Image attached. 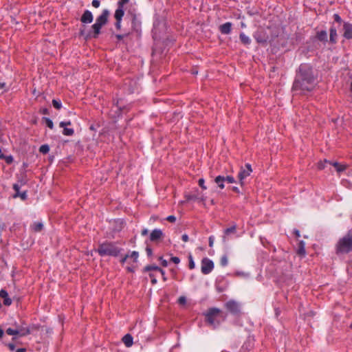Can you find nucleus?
I'll return each instance as SVG.
<instances>
[{
	"label": "nucleus",
	"instance_id": "obj_1",
	"mask_svg": "<svg viewBox=\"0 0 352 352\" xmlns=\"http://www.w3.org/2000/svg\"><path fill=\"white\" fill-rule=\"evenodd\" d=\"M317 83V75L312 67L301 64L296 73L292 90L296 94H305L314 89Z\"/></svg>",
	"mask_w": 352,
	"mask_h": 352
},
{
	"label": "nucleus",
	"instance_id": "obj_2",
	"mask_svg": "<svg viewBox=\"0 0 352 352\" xmlns=\"http://www.w3.org/2000/svg\"><path fill=\"white\" fill-rule=\"evenodd\" d=\"M206 322L214 329L226 320V315L219 308L212 307L205 314Z\"/></svg>",
	"mask_w": 352,
	"mask_h": 352
},
{
	"label": "nucleus",
	"instance_id": "obj_3",
	"mask_svg": "<svg viewBox=\"0 0 352 352\" xmlns=\"http://www.w3.org/2000/svg\"><path fill=\"white\" fill-rule=\"evenodd\" d=\"M336 254L338 256L352 252V228L337 242Z\"/></svg>",
	"mask_w": 352,
	"mask_h": 352
},
{
	"label": "nucleus",
	"instance_id": "obj_4",
	"mask_svg": "<svg viewBox=\"0 0 352 352\" xmlns=\"http://www.w3.org/2000/svg\"><path fill=\"white\" fill-rule=\"evenodd\" d=\"M121 250L122 249L117 247L114 243L106 242L99 245L97 252L101 256H117Z\"/></svg>",
	"mask_w": 352,
	"mask_h": 352
},
{
	"label": "nucleus",
	"instance_id": "obj_5",
	"mask_svg": "<svg viewBox=\"0 0 352 352\" xmlns=\"http://www.w3.org/2000/svg\"><path fill=\"white\" fill-rule=\"evenodd\" d=\"M12 326L14 327L13 328L19 332V337L26 336L31 333L24 320H19V321H15L12 324Z\"/></svg>",
	"mask_w": 352,
	"mask_h": 352
},
{
	"label": "nucleus",
	"instance_id": "obj_6",
	"mask_svg": "<svg viewBox=\"0 0 352 352\" xmlns=\"http://www.w3.org/2000/svg\"><path fill=\"white\" fill-rule=\"evenodd\" d=\"M225 307L233 315H238L241 312L240 304L234 300H228L225 304Z\"/></svg>",
	"mask_w": 352,
	"mask_h": 352
},
{
	"label": "nucleus",
	"instance_id": "obj_7",
	"mask_svg": "<svg viewBox=\"0 0 352 352\" xmlns=\"http://www.w3.org/2000/svg\"><path fill=\"white\" fill-rule=\"evenodd\" d=\"M252 172V169L251 165L250 164H246L245 168L241 167V170L238 175V178L240 182L241 186L244 185V179L250 175Z\"/></svg>",
	"mask_w": 352,
	"mask_h": 352
},
{
	"label": "nucleus",
	"instance_id": "obj_8",
	"mask_svg": "<svg viewBox=\"0 0 352 352\" xmlns=\"http://www.w3.org/2000/svg\"><path fill=\"white\" fill-rule=\"evenodd\" d=\"M214 268L213 262L208 258H204L201 261V272L204 274H208Z\"/></svg>",
	"mask_w": 352,
	"mask_h": 352
},
{
	"label": "nucleus",
	"instance_id": "obj_9",
	"mask_svg": "<svg viewBox=\"0 0 352 352\" xmlns=\"http://www.w3.org/2000/svg\"><path fill=\"white\" fill-rule=\"evenodd\" d=\"M254 37L257 43L261 44H266L268 40V36L263 30L256 32Z\"/></svg>",
	"mask_w": 352,
	"mask_h": 352
},
{
	"label": "nucleus",
	"instance_id": "obj_10",
	"mask_svg": "<svg viewBox=\"0 0 352 352\" xmlns=\"http://www.w3.org/2000/svg\"><path fill=\"white\" fill-rule=\"evenodd\" d=\"M343 36L346 39L352 38V24L344 22L343 23Z\"/></svg>",
	"mask_w": 352,
	"mask_h": 352
},
{
	"label": "nucleus",
	"instance_id": "obj_11",
	"mask_svg": "<svg viewBox=\"0 0 352 352\" xmlns=\"http://www.w3.org/2000/svg\"><path fill=\"white\" fill-rule=\"evenodd\" d=\"M19 184H14L13 185V189L15 191L14 195H13L14 198L20 197L22 200H25L27 199V193L26 191H23L21 192Z\"/></svg>",
	"mask_w": 352,
	"mask_h": 352
},
{
	"label": "nucleus",
	"instance_id": "obj_12",
	"mask_svg": "<svg viewBox=\"0 0 352 352\" xmlns=\"http://www.w3.org/2000/svg\"><path fill=\"white\" fill-rule=\"evenodd\" d=\"M109 12L108 10H104L102 14L96 19V22L104 25L107 23Z\"/></svg>",
	"mask_w": 352,
	"mask_h": 352
},
{
	"label": "nucleus",
	"instance_id": "obj_13",
	"mask_svg": "<svg viewBox=\"0 0 352 352\" xmlns=\"http://www.w3.org/2000/svg\"><path fill=\"white\" fill-rule=\"evenodd\" d=\"M163 236H164V234L161 230L155 229L151 232V233L150 234V240L151 241L155 242V241H158L161 238H162Z\"/></svg>",
	"mask_w": 352,
	"mask_h": 352
},
{
	"label": "nucleus",
	"instance_id": "obj_14",
	"mask_svg": "<svg viewBox=\"0 0 352 352\" xmlns=\"http://www.w3.org/2000/svg\"><path fill=\"white\" fill-rule=\"evenodd\" d=\"M81 22L84 23H90L93 21V15L89 10H85L80 19Z\"/></svg>",
	"mask_w": 352,
	"mask_h": 352
},
{
	"label": "nucleus",
	"instance_id": "obj_15",
	"mask_svg": "<svg viewBox=\"0 0 352 352\" xmlns=\"http://www.w3.org/2000/svg\"><path fill=\"white\" fill-rule=\"evenodd\" d=\"M91 28L93 29V31H90L87 33V35L85 36L86 40L91 37L96 38L98 36L99 34L100 33V29L99 28H97L94 25L91 26Z\"/></svg>",
	"mask_w": 352,
	"mask_h": 352
},
{
	"label": "nucleus",
	"instance_id": "obj_16",
	"mask_svg": "<svg viewBox=\"0 0 352 352\" xmlns=\"http://www.w3.org/2000/svg\"><path fill=\"white\" fill-rule=\"evenodd\" d=\"M330 36H329V40L331 43H336L337 41V31H336V27L335 26V23H333L332 24V26L330 28Z\"/></svg>",
	"mask_w": 352,
	"mask_h": 352
},
{
	"label": "nucleus",
	"instance_id": "obj_17",
	"mask_svg": "<svg viewBox=\"0 0 352 352\" xmlns=\"http://www.w3.org/2000/svg\"><path fill=\"white\" fill-rule=\"evenodd\" d=\"M0 297L3 299V304L6 306H10L12 304V300L8 297V294L5 289L0 291Z\"/></svg>",
	"mask_w": 352,
	"mask_h": 352
},
{
	"label": "nucleus",
	"instance_id": "obj_18",
	"mask_svg": "<svg viewBox=\"0 0 352 352\" xmlns=\"http://www.w3.org/2000/svg\"><path fill=\"white\" fill-rule=\"evenodd\" d=\"M305 246V243L303 241H300L298 242L296 250V254L301 257L305 256L306 254Z\"/></svg>",
	"mask_w": 352,
	"mask_h": 352
},
{
	"label": "nucleus",
	"instance_id": "obj_19",
	"mask_svg": "<svg viewBox=\"0 0 352 352\" xmlns=\"http://www.w3.org/2000/svg\"><path fill=\"white\" fill-rule=\"evenodd\" d=\"M232 29V23L227 22L220 25L219 30L222 34H228L230 33Z\"/></svg>",
	"mask_w": 352,
	"mask_h": 352
},
{
	"label": "nucleus",
	"instance_id": "obj_20",
	"mask_svg": "<svg viewBox=\"0 0 352 352\" xmlns=\"http://www.w3.org/2000/svg\"><path fill=\"white\" fill-rule=\"evenodd\" d=\"M124 14V11L123 8H120L118 6L117 10L115 12L114 17L116 21H122V19Z\"/></svg>",
	"mask_w": 352,
	"mask_h": 352
},
{
	"label": "nucleus",
	"instance_id": "obj_21",
	"mask_svg": "<svg viewBox=\"0 0 352 352\" xmlns=\"http://www.w3.org/2000/svg\"><path fill=\"white\" fill-rule=\"evenodd\" d=\"M122 341L124 343L125 346L127 347H130L133 345V337L130 334H126L122 338Z\"/></svg>",
	"mask_w": 352,
	"mask_h": 352
},
{
	"label": "nucleus",
	"instance_id": "obj_22",
	"mask_svg": "<svg viewBox=\"0 0 352 352\" xmlns=\"http://www.w3.org/2000/svg\"><path fill=\"white\" fill-rule=\"evenodd\" d=\"M151 270L158 271L162 274V275H164V270L157 265H146L144 268V272H149Z\"/></svg>",
	"mask_w": 352,
	"mask_h": 352
},
{
	"label": "nucleus",
	"instance_id": "obj_23",
	"mask_svg": "<svg viewBox=\"0 0 352 352\" xmlns=\"http://www.w3.org/2000/svg\"><path fill=\"white\" fill-rule=\"evenodd\" d=\"M331 165L336 168L338 173L343 172L347 168V165L340 164L338 162H331Z\"/></svg>",
	"mask_w": 352,
	"mask_h": 352
},
{
	"label": "nucleus",
	"instance_id": "obj_24",
	"mask_svg": "<svg viewBox=\"0 0 352 352\" xmlns=\"http://www.w3.org/2000/svg\"><path fill=\"white\" fill-rule=\"evenodd\" d=\"M317 38L323 42L327 41V33L325 30H321L317 33Z\"/></svg>",
	"mask_w": 352,
	"mask_h": 352
},
{
	"label": "nucleus",
	"instance_id": "obj_25",
	"mask_svg": "<svg viewBox=\"0 0 352 352\" xmlns=\"http://www.w3.org/2000/svg\"><path fill=\"white\" fill-rule=\"evenodd\" d=\"M31 228L34 232H38L43 229V224L41 222H34L31 226Z\"/></svg>",
	"mask_w": 352,
	"mask_h": 352
},
{
	"label": "nucleus",
	"instance_id": "obj_26",
	"mask_svg": "<svg viewBox=\"0 0 352 352\" xmlns=\"http://www.w3.org/2000/svg\"><path fill=\"white\" fill-rule=\"evenodd\" d=\"M214 182L221 189L224 188V186H224V182H225L224 176H221V175L217 176L214 179Z\"/></svg>",
	"mask_w": 352,
	"mask_h": 352
},
{
	"label": "nucleus",
	"instance_id": "obj_27",
	"mask_svg": "<svg viewBox=\"0 0 352 352\" xmlns=\"http://www.w3.org/2000/svg\"><path fill=\"white\" fill-rule=\"evenodd\" d=\"M239 38L241 43L244 45H249L251 43L250 38L243 32L240 34Z\"/></svg>",
	"mask_w": 352,
	"mask_h": 352
},
{
	"label": "nucleus",
	"instance_id": "obj_28",
	"mask_svg": "<svg viewBox=\"0 0 352 352\" xmlns=\"http://www.w3.org/2000/svg\"><path fill=\"white\" fill-rule=\"evenodd\" d=\"M6 332L8 335L19 337V332L16 330H15V329H14V328H12V327L8 328L6 329ZM16 338V337H13L12 340H15Z\"/></svg>",
	"mask_w": 352,
	"mask_h": 352
},
{
	"label": "nucleus",
	"instance_id": "obj_29",
	"mask_svg": "<svg viewBox=\"0 0 352 352\" xmlns=\"http://www.w3.org/2000/svg\"><path fill=\"white\" fill-rule=\"evenodd\" d=\"M236 224H234L230 228H228L226 229L225 231H224V234H225V235H229L230 234H234L236 232Z\"/></svg>",
	"mask_w": 352,
	"mask_h": 352
},
{
	"label": "nucleus",
	"instance_id": "obj_30",
	"mask_svg": "<svg viewBox=\"0 0 352 352\" xmlns=\"http://www.w3.org/2000/svg\"><path fill=\"white\" fill-rule=\"evenodd\" d=\"M74 133V131L73 129L64 127L63 131V134L67 136H71Z\"/></svg>",
	"mask_w": 352,
	"mask_h": 352
},
{
	"label": "nucleus",
	"instance_id": "obj_31",
	"mask_svg": "<svg viewBox=\"0 0 352 352\" xmlns=\"http://www.w3.org/2000/svg\"><path fill=\"white\" fill-rule=\"evenodd\" d=\"M50 151V146L47 144H43L39 148L40 153L47 154Z\"/></svg>",
	"mask_w": 352,
	"mask_h": 352
},
{
	"label": "nucleus",
	"instance_id": "obj_32",
	"mask_svg": "<svg viewBox=\"0 0 352 352\" xmlns=\"http://www.w3.org/2000/svg\"><path fill=\"white\" fill-rule=\"evenodd\" d=\"M186 201H190V200H198L199 198L196 195H186L185 196ZM201 201H204L203 198L200 199Z\"/></svg>",
	"mask_w": 352,
	"mask_h": 352
},
{
	"label": "nucleus",
	"instance_id": "obj_33",
	"mask_svg": "<svg viewBox=\"0 0 352 352\" xmlns=\"http://www.w3.org/2000/svg\"><path fill=\"white\" fill-rule=\"evenodd\" d=\"M138 256H139V253L138 252H136V251H133L129 254V258L133 259V261L135 262V263L137 262Z\"/></svg>",
	"mask_w": 352,
	"mask_h": 352
},
{
	"label": "nucleus",
	"instance_id": "obj_34",
	"mask_svg": "<svg viewBox=\"0 0 352 352\" xmlns=\"http://www.w3.org/2000/svg\"><path fill=\"white\" fill-rule=\"evenodd\" d=\"M329 164L331 165V162L325 160L323 162H318V169H320V170L324 169L325 168V164Z\"/></svg>",
	"mask_w": 352,
	"mask_h": 352
},
{
	"label": "nucleus",
	"instance_id": "obj_35",
	"mask_svg": "<svg viewBox=\"0 0 352 352\" xmlns=\"http://www.w3.org/2000/svg\"><path fill=\"white\" fill-rule=\"evenodd\" d=\"M43 120L45 122L47 126L50 129H52L54 128V124L51 119L44 117L43 118Z\"/></svg>",
	"mask_w": 352,
	"mask_h": 352
},
{
	"label": "nucleus",
	"instance_id": "obj_36",
	"mask_svg": "<svg viewBox=\"0 0 352 352\" xmlns=\"http://www.w3.org/2000/svg\"><path fill=\"white\" fill-rule=\"evenodd\" d=\"M52 104L56 109H60L62 107L60 101L55 99L52 100Z\"/></svg>",
	"mask_w": 352,
	"mask_h": 352
},
{
	"label": "nucleus",
	"instance_id": "obj_37",
	"mask_svg": "<svg viewBox=\"0 0 352 352\" xmlns=\"http://www.w3.org/2000/svg\"><path fill=\"white\" fill-rule=\"evenodd\" d=\"M188 260H189V264H188V267L190 270H192L195 268V263H194V261H193V258H192V256L191 254H189L188 256Z\"/></svg>",
	"mask_w": 352,
	"mask_h": 352
},
{
	"label": "nucleus",
	"instance_id": "obj_38",
	"mask_svg": "<svg viewBox=\"0 0 352 352\" xmlns=\"http://www.w3.org/2000/svg\"><path fill=\"white\" fill-rule=\"evenodd\" d=\"M333 17L334 22L337 23L338 25H340L342 23V20L338 14H334Z\"/></svg>",
	"mask_w": 352,
	"mask_h": 352
},
{
	"label": "nucleus",
	"instance_id": "obj_39",
	"mask_svg": "<svg viewBox=\"0 0 352 352\" xmlns=\"http://www.w3.org/2000/svg\"><path fill=\"white\" fill-rule=\"evenodd\" d=\"M220 263L222 266H226L228 264L227 256L224 255L221 258Z\"/></svg>",
	"mask_w": 352,
	"mask_h": 352
},
{
	"label": "nucleus",
	"instance_id": "obj_40",
	"mask_svg": "<svg viewBox=\"0 0 352 352\" xmlns=\"http://www.w3.org/2000/svg\"><path fill=\"white\" fill-rule=\"evenodd\" d=\"M225 182H227L229 184H232L235 182V179L232 176H226L224 177Z\"/></svg>",
	"mask_w": 352,
	"mask_h": 352
},
{
	"label": "nucleus",
	"instance_id": "obj_41",
	"mask_svg": "<svg viewBox=\"0 0 352 352\" xmlns=\"http://www.w3.org/2000/svg\"><path fill=\"white\" fill-rule=\"evenodd\" d=\"M129 0H119L118 2V6L120 8H124V6L128 3Z\"/></svg>",
	"mask_w": 352,
	"mask_h": 352
},
{
	"label": "nucleus",
	"instance_id": "obj_42",
	"mask_svg": "<svg viewBox=\"0 0 352 352\" xmlns=\"http://www.w3.org/2000/svg\"><path fill=\"white\" fill-rule=\"evenodd\" d=\"M69 125H71L70 121L60 122L59 124V126L61 128H64V127H66L67 126H69Z\"/></svg>",
	"mask_w": 352,
	"mask_h": 352
},
{
	"label": "nucleus",
	"instance_id": "obj_43",
	"mask_svg": "<svg viewBox=\"0 0 352 352\" xmlns=\"http://www.w3.org/2000/svg\"><path fill=\"white\" fill-rule=\"evenodd\" d=\"M198 183H199V186L202 189H204V190L206 189V186L204 185V179L203 178L199 179L198 181Z\"/></svg>",
	"mask_w": 352,
	"mask_h": 352
},
{
	"label": "nucleus",
	"instance_id": "obj_44",
	"mask_svg": "<svg viewBox=\"0 0 352 352\" xmlns=\"http://www.w3.org/2000/svg\"><path fill=\"white\" fill-rule=\"evenodd\" d=\"M178 302L180 305H185L186 302V299L185 296H180L178 299Z\"/></svg>",
	"mask_w": 352,
	"mask_h": 352
},
{
	"label": "nucleus",
	"instance_id": "obj_45",
	"mask_svg": "<svg viewBox=\"0 0 352 352\" xmlns=\"http://www.w3.org/2000/svg\"><path fill=\"white\" fill-rule=\"evenodd\" d=\"M166 220L170 223H175L176 221V217L173 215H170L166 217Z\"/></svg>",
	"mask_w": 352,
	"mask_h": 352
},
{
	"label": "nucleus",
	"instance_id": "obj_46",
	"mask_svg": "<svg viewBox=\"0 0 352 352\" xmlns=\"http://www.w3.org/2000/svg\"><path fill=\"white\" fill-rule=\"evenodd\" d=\"M91 4L94 8H98L100 2L98 0H93Z\"/></svg>",
	"mask_w": 352,
	"mask_h": 352
},
{
	"label": "nucleus",
	"instance_id": "obj_47",
	"mask_svg": "<svg viewBox=\"0 0 352 352\" xmlns=\"http://www.w3.org/2000/svg\"><path fill=\"white\" fill-rule=\"evenodd\" d=\"M80 35L86 36L87 34L85 33V25H82V28L80 30Z\"/></svg>",
	"mask_w": 352,
	"mask_h": 352
},
{
	"label": "nucleus",
	"instance_id": "obj_48",
	"mask_svg": "<svg viewBox=\"0 0 352 352\" xmlns=\"http://www.w3.org/2000/svg\"><path fill=\"white\" fill-rule=\"evenodd\" d=\"M170 260L175 264H178L180 262L179 258L177 256L171 257Z\"/></svg>",
	"mask_w": 352,
	"mask_h": 352
},
{
	"label": "nucleus",
	"instance_id": "obj_49",
	"mask_svg": "<svg viewBox=\"0 0 352 352\" xmlns=\"http://www.w3.org/2000/svg\"><path fill=\"white\" fill-rule=\"evenodd\" d=\"M129 258V254H126L124 257H122V258H121V260H120V263H121L122 264H124V263L127 261V259H128Z\"/></svg>",
	"mask_w": 352,
	"mask_h": 352
},
{
	"label": "nucleus",
	"instance_id": "obj_50",
	"mask_svg": "<svg viewBox=\"0 0 352 352\" xmlns=\"http://www.w3.org/2000/svg\"><path fill=\"white\" fill-rule=\"evenodd\" d=\"M26 182H27L26 179H25V178H22L21 179H20V180H19V181H18V183H17V184H19V186H20V187H21V186H23V185L25 184H26Z\"/></svg>",
	"mask_w": 352,
	"mask_h": 352
},
{
	"label": "nucleus",
	"instance_id": "obj_51",
	"mask_svg": "<svg viewBox=\"0 0 352 352\" xmlns=\"http://www.w3.org/2000/svg\"><path fill=\"white\" fill-rule=\"evenodd\" d=\"M159 260L162 261V265L164 266V267H166L168 265V262L163 259V257L162 256H160L159 258Z\"/></svg>",
	"mask_w": 352,
	"mask_h": 352
},
{
	"label": "nucleus",
	"instance_id": "obj_52",
	"mask_svg": "<svg viewBox=\"0 0 352 352\" xmlns=\"http://www.w3.org/2000/svg\"><path fill=\"white\" fill-rule=\"evenodd\" d=\"M149 276L151 278V283L155 285L157 283V279L154 277L153 274H150Z\"/></svg>",
	"mask_w": 352,
	"mask_h": 352
},
{
	"label": "nucleus",
	"instance_id": "obj_53",
	"mask_svg": "<svg viewBox=\"0 0 352 352\" xmlns=\"http://www.w3.org/2000/svg\"><path fill=\"white\" fill-rule=\"evenodd\" d=\"M146 252L147 255L148 256H151L152 255V250H151V248L150 247L147 246L146 248Z\"/></svg>",
	"mask_w": 352,
	"mask_h": 352
},
{
	"label": "nucleus",
	"instance_id": "obj_54",
	"mask_svg": "<svg viewBox=\"0 0 352 352\" xmlns=\"http://www.w3.org/2000/svg\"><path fill=\"white\" fill-rule=\"evenodd\" d=\"M8 346L9 349L12 351L15 350V345L13 343L8 344Z\"/></svg>",
	"mask_w": 352,
	"mask_h": 352
},
{
	"label": "nucleus",
	"instance_id": "obj_55",
	"mask_svg": "<svg viewBox=\"0 0 352 352\" xmlns=\"http://www.w3.org/2000/svg\"><path fill=\"white\" fill-rule=\"evenodd\" d=\"M41 111L44 115H49L50 114L49 109H47V108H44V109H41Z\"/></svg>",
	"mask_w": 352,
	"mask_h": 352
},
{
	"label": "nucleus",
	"instance_id": "obj_56",
	"mask_svg": "<svg viewBox=\"0 0 352 352\" xmlns=\"http://www.w3.org/2000/svg\"><path fill=\"white\" fill-rule=\"evenodd\" d=\"M182 239L184 242H187L189 239L188 236L186 234H184L182 236Z\"/></svg>",
	"mask_w": 352,
	"mask_h": 352
},
{
	"label": "nucleus",
	"instance_id": "obj_57",
	"mask_svg": "<svg viewBox=\"0 0 352 352\" xmlns=\"http://www.w3.org/2000/svg\"><path fill=\"white\" fill-rule=\"evenodd\" d=\"M6 159V161L8 164H10L12 162V156H7L4 157Z\"/></svg>",
	"mask_w": 352,
	"mask_h": 352
},
{
	"label": "nucleus",
	"instance_id": "obj_58",
	"mask_svg": "<svg viewBox=\"0 0 352 352\" xmlns=\"http://www.w3.org/2000/svg\"><path fill=\"white\" fill-rule=\"evenodd\" d=\"M213 242H214V238H213V236H210V237H209V246H210V247H212V245H213Z\"/></svg>",
	"mask_w": 352,
	"mask_h": 352
},
{
	"label": "nucleus",
	"instance_id": "obj_59",
	"mask_svg": "<svg viewBox=\"0 0 352 352\" xmlns=\"http://www.w3.org/2000/svg\"><path fill=\"white\" fill-rule=\"evenodd\" d=\"M115 25H116L117 29H120L121 21H116Z\"/></svg>",
	"mask_w": 352,
	"mask_h": 352
},
{
	"label": "nucleus",
	"instance_id": "obj_60",
	"mask_svg": "<svg viewBox=\"0 0 352 352\" xmlns=\"http://www.w3.org/2000/svg\"><path fill=\"white\" fill-rule=\"evenodd\" d=\"M294 233L297 238H299L300 236V232L298 230H294Z\"/></svg>",
	"mask_w": 352,
	"mask_h": 352
},
{
	"label": "nucleus",
	"instance_id": "obj_61",
	"mask_svg": "<svg viewBox=\"0 0 352 352\" xmlns=\"http://www.w3.org/2000/svg\"><path fill=\"white\" fill-rule=\"evenodd\" d=\"M148 230L145 228V229H143L142 230L141 234H142V236H145V235H146L148 234Z\"/></svg>",
	"mask_w": 352,
	"mask_h": 352
},
{
	"label": "nucleus",
	"instance_id": "obj_62",
	"mask_svg": "<svg viewBox=\"0 0 352 352\" xmlns=\"http://www.w3.org/2000/svg\"><path fill=\"white\" fill-rule=\"evenodd\" d=\"M126 270L128 272H134V267L133 266H129L126 267Z\"/></svg>",
	"mask_w": 352,
	"mask_h": 352
},
{
	"label": "nucleus",
	"instance_id": "obj_63",
	"mask_svg": "<svg viewBox=\"0 0 352 352\" xmlns=\"http://www.w3.org/2000/svg\"><path fill=\"white\" fill-rule=\"evenodd\" d=\"M26 351V349L25 348H20V349H18L16 352H25Z\"/></svg>",
	"mask_w": 352,
	"mask_h": 352
},
{
	"label": "nucleus",
	"instance_id": "obj_64",
	"mask_svg": "<svg viewBox=\"0 0 352 352\" xmlns=\"http://www.w3.org/2000/svg\"><path fill=\"white\" fill-rule=\"evenodd\" d=\"M232 190L234 192H237V193H239V188H238L237 187H236V186L232 187Z\"/></svg>",
	"mask_w": 352,
	"mask_h": 352
}]
</instances>
